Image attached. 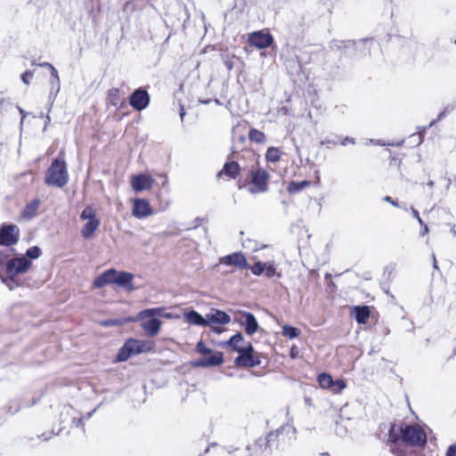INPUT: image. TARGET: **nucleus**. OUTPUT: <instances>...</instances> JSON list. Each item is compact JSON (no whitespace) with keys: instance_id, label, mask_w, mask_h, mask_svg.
Segmentation results:
<instances>
[{"instance_id":"f257e3e1","label":"nucleus","mask_w":456,"mask_h":456,"mask_svg":"<svg viewBox=\"0 0 456 456\" xmlns=\"http://www.w3.org/2000/svg\"><path fill=\"white\" fill-rule=\"evenodd\" d=\"M402 441L405 445L423 447L427 442L426 430L418 425H396L390 426L388 442L396 444Z\"/></svg>"},{"instance_id":"f03ea898","label":"nucleus","mask_w":456,"mask_h":456,"mask_svg":"<svg viewBox=\"0 0 456 456\" xmlns=\"http://www.w3.org/2000/svg\"><path fill=\"white\" fill-rule=\"evenodd\" d=\"M31 266V261L26 256H17L9 259L6 263V277H2V281L12 290L20 285L18 275L27 273Z\"/></svg>"},{"instance_id":"7ed1b4c3","label":"nucleus","mask_w":456,"mask_h":456,"mask_svg":"<svg viewBox=\"0 0 456 456\" xmlns=\"http://www.w3.org/2000/svg\"><path fill=\"white\" fill-rule=\"evenodd\" d=\"M154 346L155 343L153 341L129 338L119 349L117 354V361L125 362L131 355L151 352L153 350Z\"/></svg>"},{"instance_id":"20e7f679","label":"nucleus","mask_w":456,"mask_h":456,"mask_svg":"<svg viewBox=\"0 0 456 456\" xmlns=\"http://www.w3.org/2000/svg\"><path fill=\"white\" fill-rule=\"evenodd\" d=\"M69 180L66 163L63 159H56L51 164L45 175V183L48 185L63 187Z\"/></svg>"},{"instance_id":"39448f33","label":"nucleus","mask_w":456,"mask_h":456,"mask_svg":"<svg viewBox=\"0 0 456 456\" xmlns=\"http://www.w3.org/2000/svg\"><path fill=\"white\" fill-rule=\"evenodd\" d=\"M80 218L86 222L81 230L82 236L89 239L98 229L100 221L96 218L95 211L92 207H86L82 211Z\"/></svg>"},{"instance_id":"423d86ee","label":"nucleus","mask_w":456,"mask_h":456,"mask_svg":"<svg viewBox=\"0 0 456 456\" xmlns=\"http://www.w3.org/2000/svg\"><path fill=\"white\" fill-rule=\"evenodd\" d=\"M207 326H209L211 330L216 334H221L224 329H222L216 325H226L230 323L231 317L225 312L212 309L208 314H206Z\"/></svg>"},{"instance_id":"0eeeda50","label":"nucleus","mask_w":456,"mask_h":456,"mask_svg":"<svg viewBox=\"0 0 456 456\" xmlns=\"http://www.w3.org/2000/svg\"><path fill=\"white\" fill-rule=\"evenodd\" d=\"M261 362L258 354L255 352L251 343H247V346L234 359V363L238 367H255Z\"/></svg>"},{"instance_id":"6e6552de","label":"nucleus","mask_w":456,"mask_h":456,"mask_svg":"<svg viewBox=\"0 0 456 456\" xmlns=\"http://www.w3.org/2000/svg\"><path fill=\"white\" fill-rule=\"evenodd\" d=\"M269 174L264 169H257L251 173V180L253 186L248 188V191L252 194L265 192L268 189Z\"/></svg>"},{"instance_id":"1a4fd4ad","label":"nucleus","mask_w":456,"mask_h":456,"mask_svg":"<svg viewBox=\"0 0 456 456\" xmlns=\"http://www.w3.org/2000/svg\"><path fill=\"white\" fill-rule=\"evenodd\" d=\"M153 208L146 199L136 198L133 200L132 214L138 219H143L153 215Z\"/></svg>"},{"instance_id":"9d476101","label":"nucleus","mask_w":456,"mask_h":456,"mask_svg":"<svg viewBox=\"0 0 456 456\" xmlns=\"http://www.w3.org/2000/svg\"><path fill=\"white\" fill-rule=\"evenodd\" d=\"M131 321L141 322L142 329L150 337H155L159 332L162 325V322L154 316L139 319L137 314L136 317Z\"/></svg>"},{"instance_id":"9b49d317","label":"nucleus","mask_w":456,"mask_h":456,"mask_svg":"<svg viewBox=\"0 0 456 456\" xmlns=\"http://www.w3.org/2000/svg\"><path fill=\"white\" fill-rule=\"evenodd\" d=\"M153 183V177L146 174L134 175L130 180L131 187L135 192L149 191L152 188Z\"/></svg>"},{"instance_id":"f8f14e48","label":"nucleus","mask_w":456,"mask_h":456,"mask_svg":"<svg viewBox=\"0 0 456 456\" xmlns=\"http://www.w3.org/2000/svg\"><path fill=\"white\" fill-rule=\"evenodd\" d=\"M19 229L16 225H4L0 230V245L11 246L15 244L19 239Z\"/></svg>"},{"instance_id":"ddd939ff","label":"nucleus","mask_w":456,"mask_h":456,"mask_svg":"<svg viewBox=\"0 0 456 456\" xmlns=\"http://www.w3.org/2000/svg\"><path fill=\"white\" fill-rule=\"evenodd\" d=\"M248 42L258 49H265L273 44V38L269 33L256 31L248 35Z\"/></svg>"},{"instance_id":"4468645a","label":"nucleus","mask_w":456,"mask_h":456,"mask_svg":"<svg viewBox=\"0 0 456 456\" xmlns=\"http://www.w3.org/2000/svg\"><path fill=\"white\" fill-rule=\"evenodd\" d=\"M236 322L244 326L245 332L250 336L255 334L259 328L256 319L251 313H240L239 316L236 318Z\"/></svg>"},{"instance_id":"2eb2a0df","label":"nucleus","mask_w":456,"mask_h":456,"mask_svg":"<svg viewBox=\"0 0 456 456\" xmlns=\"http://www.w3.org/2000/svg\"><path fill=\"white\" fill-rule=\"evenodd\" d=\"M224 355L221 352H213L208 355L202 356L193 362L196 367H214L222 364Z\"/></svg>"},{"instance_id":"dca6fc26","label":"nucleus","mask_w":456,"mask_h":456,"mask_svg":"<svg viewBox=\"0 0 456 456\" xmlns=\"http://www.w3.org/2000/svg\"><path fill=\"white\" fill-rule=\"evenodd\" d=\"M149 101L148 93L142 89L135 90L130 97L131 106L137 110H144L148 106Z\"/></svg>"},{"instance_id":"f3484780","label":"nucleus","mask_w":456,"mask_h":456,"mask_svg":"<svg viewBox=\"0 0 456 456\" xmlns=\"http://www.w3.org/2000/svg\"><path fill=\"white\" fill-rule=\"evenodd\" d=\"M220 263L226 265H234L239 269L248 267L246 257L241 253H233L220 258Z\"/></svg>"},{"instance_id":"a211bd4d","label":"nucleus","mask_w":456,"mask_h":456,"mask_svg":"<svg viewBox=\"0 0 456 456\" xmlns=\"http://www.w3.org/2000/svg\"><path fill=\"white\" fill-rule=\"evenodd\" d=\"M220 346L224 347H230L232 350L240 353L246 348L247 343L245 342L242 334L238 332L231 337L229 340L222 342Z\"/></svg>"},{"instance_id":"6ab92c4d","label":"nucleus","mask_w":456,"mask_h":456,"mask_svg":"<svg viewBox=\"0 0 456 456\" xmlns=\"http://www.w3.org/2000/svg\"><path fill=\"white\" fill-rule=\"evenodd\" d=\"M134 275L126 272H117L115 270L114 284L121 287H125L128 291L134 289V286L132 284Z\"/></svg>"},{"instance_id":"aec40b11","label":"nucleus","mask_w":456,"mask_h":456,"mask_svg":"<svg viewBox=\"0 0 456 456\" xmlns=\"http://www.w3.org/2000/svg\"><path fill=\"white\" fill-rule=\"evenodd\" d=\"M184 322L195 326H207L206 316H202L194 310H186L183 313Z\"/></svg>"},{"instance_id":"412c9836","label":"nucleus","mask_w":456,"mask_h":456,"mask_svg":"<svg viewBox=\"0 0 456 456\" xmlns=\"http://www.w3.org/2000/svg\"><path fill=\"white\" fill-rule=\"evenodd\" d=\"M115 269H109L97 276L94 281L95 288H102L108 284H114Z\"/></svg>"},{"instance_id":"4be33fe9","label":"nucleus","mask_w":456,"mask_h":456,"mask_svg":"<svg viewBox=\"0 0 456 456\" xmlns=\"http://www.w3.org/2000/svg\"><path fill=\"white\" fill-rule=\"evenodd\" d=\"M50 84L51 90L49 94V99L53 103L61 89V80L56 69H53V72H51Z\"/></svg>"},{"instance_id":"5701e85b","label":"nucleus","mask_w":456,"mask_h":456,"mask_svg":"<svg viewBox=\"0 0 456 456\" xmlns=\"http://www.w3.org/2000/svg\"><path fill=\"white\" fill-rule=\"evenodd\" d=\"M40 204L41 201L38 199H35L28 202L22 210L21 216L27 220L34 218L37 215Z\"/></svg>"},{"instance_id":"b1692460","label":"nucleus","mask_w":456,"mask_h":456,"mask_svg":"<svg viewBox=\"0 0 456 456\" xmlns=\"http://www.w3.org/2000/svg\"><path fill=\"white\" fill-rule=\"evenodd\" d=\"M240 172V166L235 161L227 162L222 171L219 172L218 175H225L229 178H235Z\"/></svg>"},{"instance_id":"393cba45","label":"nucleus","mask_w":456,"mask_h":456,"mask_svg":"<svg viewBox=\"0 0 456 456\" xmlns=\"http://www.w3.org/2000/svg\"><path fill=\"white\" fill-rule=\"evenodd\" d=\"M354 312L359 323L364 324L367 322L370 314L368 306H355Z\"/></svg>"},{"instance_id":"a878e982","label":"nucleus","mask_w":456,"mask_h":456,"mask_svg":"<svg viewBox=\"0 0 456 456\" xmlns=\"http://www.w3.org/2000/svg\"><path fill=\"white\" fill-rule=\"evenodd\" d=\"M164 313H165L164 307L144 309L138 313V318L142 319V318L152 317V316H154L156 318L158 316L163 317Z\"/></svg>"},{"instance_id":"bb28decb","label":"nucleus","mask_w":456,"mask_h":456,"mask_svg":"<svg viewBox=\"0 0 456 456\" xmlns=\"http://www.w3.org/2000/svg\"><path fill=\"white\" fill-rule=\"evenodd\" d=\"M309 186H310V182H308L306 180H304L301 182L291 181L288 184L287 190L289 193L294 194V193H297V192L301 191L302 190H304Z\"/></svg>"},{"instance_id":"cd10ccee","label":"nucleus","mask_w":456,"mask_h":456,"mask_svg":"<svg viewBox=\"0 0 456 456\" xmlns=\"http://www.w3.org/2000/svg\"><path fill=\"white\" fill-rule=\"evenodd\" d=\"M108 100L109 102L115 107L122 106L125 102V100L119 95V90L116 88L109 91Z\"/></svg>"},{"instance_id":"c85d7f7f","label":"nucleus","mask_w":456,"mask_h":456,"mask_svg":"<svg viewBox=\"0 0 456 456\" xmlns=\"http://www.w3.org/2000/svg\"><path fill=\"white\" fill-rule=\"evenodd\" d=\"M317 381L319 383V386L322 388V389H328V390H330V387H331V385H332V381H333V379L332 377L328 374V373H321L320 375H318L317 377Z\"/></svg>"},{"instance_id":"c756f323","label":"nucleus","mask_w":456,"mask_h":456,"mask_svg":"<svg viewBox=\"0 0 456 456\" xmlns=\"http://www.w3.org/2000/svg\"><path fill=\"white\" fill-rule=\"evenodd\" d=\"M248 138L257 143H265V135L263 132L252 128L248 133Z\"/></svg>"},{"instance_id":"7c9ffc66","label":"nucleus","mask_w":456,"mask_h":456,"mask_svg":"<svg viewBox=\"0 0 456 456\" xmlns=\"http://www.w3.org/2000/svg\"><path fill=\"white\" fill-rule=\"evenodd\" d=\"M265 158L269 162H277L281 159V151L276 147H270L266 151Z\"/></svg>"},{"instance_id":"2f4dec72","label":"nucleus","mask_w":456,"mask_h":456,"mask_svg":"<svg viewBox=\"0 0 456 456\" xmlns=\"http://www.w3.org/2000/svg\"><path fill=\"white\" fill-rule=\"evenodd\" d=\"M300 330L297 328L284 325L282 327V335L289 339L296 338L299 336Z\"/></svg>"},{"instance_id":"473e14b6","label":"nucleus","mask_w":456,"mask_h":456,"mask_svg":"<svg viewBox=\"0 0 456 456\" xmlns=\"http://www.w3.org/2000/svg\"><path fill=\"white\" fill-rule=\"evenodd\" d=\"M242 245L245 248H248L252 251H257L258 249L266 248L265 245H263V244L260 245L257 241L251 240V239L244 240L242 241Z\"/></svg>"},{"instance_id":"72a5a7b5","label":"nucleus","mask_w":456,"mask_h":456,"mask_svg":"<svg viewBox=\"0 0 456 456\" xmlns=\"http://www.w3.org/2000/svg\"><path fill=\"white\" fill-rule=\"evenodd\" d=\"M346 387V383L344 379H337L332 381L330 392L333 394H340Z\"/></svg>"},{"instance_id":"f704fd0d","label":"nucleus","mask_w":456,"mask_h":456,"mask_svg":"<svg viewBox=\"0 0 456 456\" xmlns=\"http://www.w3.org/2000/svg\"><path fill=\"white\" fill-rule=\"evenodd\" d=\"M41 256V249L35 246L27 249L26 254L23 256H26L30 261L33 259H37Z\"/></svg>"},{"instance_id":"c9c22d12","label":"nucleus","mask_w":456,"mask_h":456,"mask_svg":"<svg viewBox=\"0 0 456 456\" xmlns=\"http://www.w3.org/2000/svg\"><path fill=\"white\" fill-rule=\"evenodd\" d=\"M265 272L266 277L271 278L275 275L276 273V268L272 262H265Z\"/></svg>"},{"instance_id":"e433bc0d","label":"nucleus","mask_w":456,"mask_h":456,"mask_svg":"<svg viewBox=\"0 0 456 456\" xmlns=\"http://www.w3.org/2000/svg\"><path fill=\"white\" fill-rule=\"evenodd\" d=\"M250 269L254 275L259 276L265 272V265L264 263L258 261L254 265H252Z\"/></svg>"},{"instance_id":"4c0bfd02","label":"nucleus","mask_w":456,"mask_h":456,"mask_svg":"<svg viewBox=\"0 0 456 456\" xmlns=\"http://www.w3.org/2000/svg\"><path fill=\"white\" fill-rule=\"evenodd\" d=\"M196 349L202 356L208 355L213 353L212 349L207 347L202 341L198 342Z\"/></svg>"},{"instance_id":"58836bf2","label":"nucleus","mask_w":456,"mask_h":456,"mask_svg":"<svg viewBox=\"0 0 456 456\" xmlns=\"http://www.w3.org/2000/svg\"><path fill=\"white\" fill-rule=\"evenodd\" d=\"M94 411H95V410H94L91 412H88L86 417H82V418H78V419L73 417L72 418L73 424L77 428H79V427L83 428L84 427V419H89L94 414Z\"/></svg>"},{"instance_id":"ea45409f","label":"nucleus","mask_w":456,"mask_h":456,"mask_svg":"<svg viewBox=\"0 0 456 456\" xmlns=\"http://www.w3.org/2000/svg\"><path fill=\"white\" fill-rule=\"evenodd\" d=\"M224 63L228 70H232L234 67V56L224 55Z\"/></svg>"},{"instance_id":"a19ab883","label":"nucleus","mask_w":456,"mask_h":456,"mask_svg":"<svg viewBox=\"0 0 456 456\" xmlns=\"http://www.w3.org/2000/svg\"><path fill=\"white\" fill-rule=\"evenodd\" d=\"M8 262L7 257L4 254L0 252V274L4 270L6 272V263Z\"/></svg>"},{"instance_id":"79ce46f5","label":"nucleus","mask_w":456,"mask_h":456,"mask_svg":"<svg viewBox=\"0 0 456 456\" xmlns=\"http://www.w3.org/2000/svg\"><path fill=\"white\" fill-rule=\"evenodd\" d=\"M33 77V72L30 71V70H27L25 71L22 75H21V79L22 81L28 85L29 84V79H31Z\"/></svg>"},{"instance_id":"37998d69","label":"nucleus","mask_w":456,"mask_h":456,"mask_svg":"<svg viewBox=\"0 0 456 456\" xmlns=\"http://www.w3.org/2000/svg\"><path fill=\"white\" fill-rule=\"evenodd\" d=\"M340 144L342 146H346L347 144H355V141L354 138L346 136L342 139V141L340 142Z\"/></svg>"},{"instance_id":"c03bdc74","label":"nucleus","mask_w":456,"mask_h":456,"mask_svg":"<svg viewBox=\"0 0 456 456\" xmlns=\"http://www.w3.org/2000/svg\"><path fill=\"white\" fill-rule=\"evenodd\" d=\"M447 456H456V444L449 447Z\"/></svg>"},{"instance_id":"a18cd8bd","label":"nucleus","mask_w":456,"mask_h":456,"mask_svg":"<svg viewBox=\"0 0 456 456\" xmlns=\"http://www.w3.org/2000/svg\"><path fill=\"white\" fill-rule=\"evenodd\" d=\"M411 212H412V216L418 220L419 224H423V221L420 218L419 212L414 208H411Z\"/></svg>"},{"instance_id":"49530a36","label":"nucleus","mask_w":456,"mask_h":456,"mask_svg":"<svg viewBox=\"0 0 456 456\" xmlns=\"http://www.w3.org/2000/svg\"><path fill=\"white\" fill-rule=\"evenodd\" d=\"M163 318H166V319H178L179 318V315L177 314H174L172 313H167L165 311L164 314H163Z\"/></svg>"},{"instance_id":"de8ad7c7","label":"nucleus","mask_w":456,"mask_h":456,"mask_svg":"<svg viewBox=\"0 0 456 456\" xmlns=\"http://www.w3.org/2000/svg\"><path fill=\"white\" fill-rule=\"evenodd\" d=\"M40 67L47 68L50 70V73L53 72V69H55L53 64L50 62H43L39 64Z\"/></svg>"},{"instance_id":"09e8293b","label":"nucleus","mask_w":456,"mask_h":456,"mask_svg":"<svg viewBox=\"0 0 456 456\" xmlns=\"http://www.w3.org/2000/svg\"><path fill=\"white\" fill-rule=\"evenodd\" d=\"M385 201L392 204L393 206L395 207H398V203L396 201H395L390 196H386L384 197L383 199Z\"/></svg>"},{"instance_id":"8fccbe9b","label":"nucleus","mask_w":456,"mask_h":456,"mask_svg":"<svg viewBox=\"0 0 456 456\" xmlns=\"http://www.w3.org/2000/svg\"><path fill=\"white\" fill-rule=\"evenodd\" d=\"M18 110H19V112H20V115H21V121H20V125L22 126V125H23L24 118H26V116H27V114H28V113H27L23 109H21V108H20V107H18Z\"/></svg>"},{"instance_id":"3c124183","label":"nucleus","mask_w":456,"mask_h":456,"mask_svg":"<svg viewBox=\"0 0 456 456\" xmlns=\"http://www.w3.org/2000/svg\"><path fill=\"white\" fill-rule=\"evenodd\" d=\"M420 225L423 226V231L421 232V235L424 236L425 234H427L428 232V227L424 223H423V224H420Z\"/></svg>"},{"instance_id":"603ef678","label":"nucleus","mask_w":456,"mask_h":456,"mask_svg":"<svg viewBox=\"0 0 456 456\" xmlns=\"http://www.w3.org/2000/svg\"><path fill=\"white\" fill-rule=\"evenodd\" d=\"M51 121V118L49 116H46V120H45V127H44V131L46 129L48 124L50 123Z\"/></svg>"},{"instance_id":"864d4df0","label":"nucleus","mask_w":456,"mask_h":456,"mask_svg":"<svg viewBox=\"0 0 456 456\" xmlns=\"http://www.w3.org/2000/svg\"><path fill=\"white\" fill-rule=\"evenodd\" d=\"M64 410H65V411H66V413H67V414H69V413H70V411H72V408H71L70 406H66V407L64 408Z\"/></svg>"},{"instance_id":"5fc2aeb1","label":"nucleus","mask_w":456,"mask_h":456,"mask_svg":"<svg viewBox=\"0 0 456 456\" xmlns=\"http://www.w3.org/2000/svg\"><path fill=\"white\" fill-rule=\"evenodd\" d=\"M370 142L373 143L374 141L373 140H370ZM375 143L378 144V145H385V143H383L381 141H377V142H375Z\"/></svg>"},{"instance_id":"6e6d98bb","label":"nucleus","mask_w":456,"mask_h":456,"mask_svg":"<svg viewBox=\"0 0 456 456\" xmlns=\"http://www.w3.org/2000/svg\"><path fill=\"white\" fill-rule=\"evenodd\" d=\"M341 44L346 45V42H341ZM346 45H354V43H353V42H351V41H348V42H346ZM346 46H347V45H345V47H346Z\"/></svg>"},{"instance_id":"4d7b16f0","label":"nucleus","mask_w":456,"mask_h":456,"mask_svg":"<svg viewBox=\"0 0 456 456\" xmlns=\"http://www.w3.org/2000/svg\"><path fill=\"white\" fill-rule=\"evenodd\" d=\"M184 115H185L184 110L182 108L181 112H180V116H181L182 119L184 117Z\"/></svg>"},{"instance_id":"13d9d810","label":"nucleus","mask_w":456,"mask_h":456,"mask_svg":"<svg viewBox=\"0 0 456 456\" xmlns=\"http://www.w3.org/2000/svg\"><path fill=\"white\" fill-rule=\"evenodd\" d=\"M319 183H320V177H319V175H317L315 184L318 185Z\"/></svg>"},{"instance_id":"bf43d9fd","label":"nucleus","mask_w":456,"mask_h":456,"mask_svg":"<svg viewBox=\"0 0 456 456\" xmlns=\"http://www.w3.org/2000/svg\"><path fill=\"white\" fill-rule=\"evenodd\" d=\"M428 185L429 187H433V186H434V182H433V181H429V182L428 183Z\"/></svg>"},{"instance_id":"052dcab7","label":"nucleus","mask_w":456,"mask_h":456,"mask_svg":"<svg viewBox=\"0 0 456 456\" xmlns=\"http://www.w3.org/2000/svg\"><path fill=\"white\" fill-rule=\"evenodd\" d=\"M402 144V142H399V143H396L395 145L396 146H400ZM388 145H395L394 143H388Z\"/></svg>"},{"instance_id":"680f3d73","label":"nucleus","mask_w":456,"mask_h":456,"mask_svg":"<svg viewBox=\"0 0 456 456\" xmlns=\"http://www.w3.org/2000/svg\"><path fill=\"white\" fill-rule=\"evenodd\" d=\"M320 456H330L328 453H322Z\"/></svg>"},{"instance_id":"e2e57ef3","label":"nucleus","mask_w":456,"mask_h":456,"mask_svg":"<svg viewBox=\"0 0 456 456\" xmlns=\"http://www.w3.org/2000/svg\"><path fill=\"white\" fill-rule=\"evenodd\" d=\"M261 56H262V57H265V53H264V52H263V53H261Z\"/></svg>"},{"instance_id":"0e129e2a","label":"nucleus","mask_w":456,"mask_h":456,"mask_svg":"<svg viewBox=\"0 0 456 456\" xmlns=\"http://www.w3.org/2000/svg\"><path fill=\"white\" fill-rule=\"evenodd\" d=\"M50 438V436L44 438V440H48Z\"/></svg>"}]
</instances>
